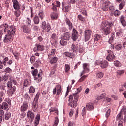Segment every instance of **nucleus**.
Instances as JSON below:
<instances>
[{"instance_id": "nucleus-1", "label": "nucleus", "mask_w": 126, "mask_h": 126, "mask_svg": "<svg viewBox=\"0 0 126 126\" xmlns=\"http://www.w3.org/2000/svg\"><path fill=\"white\" fill-rule=\"evenodd\" d=\"M113 24L110 22H103L101 25L100 30L104 35L108 36L112 32Z\"/></svg>"}, {"instance_id": "nucleus-2", "label": "nucleus", "mask_w": 126, "mask_h": 126, "mask_svg": "<svg viewBox=\"0 0 126 126\" xmlns=\"http://www.w3.org/2000/svg\"><path fill=\"white\" fill-rule=\"evenodd\" d=\"M14 34H15V27L13 25H11L8 28L7 34L5 35L3 40L4 43H9V42H10V40L12 39Z\"/></svg>"}, {"instance_id": "nucleus-3", "label": "nucleus", "mask_w": 126, "mask_h": 126, "mask_svg": "<svg viewBox=\"0 0 126 126\" xmlns=\"http://www.w3.org/2000/svg\"><path fill=\"white\" fill-rule=\"evenodd\" d=\"M79 97V96L77 94V93H74L70 95L69 97L68 106L71 107V108H76Z\"/></svg>"}, {"instance_id": "nucleus-4", "label": "nucleus", "mask_w": 126, "mask_h": 126, "mask_svg": "<svg viewBox=\"0 0 126 126\" xmlns=\"http://www.w3.org/2000/svg\"><path fill=\"white\" fill-rule=\"evenodd\" d=\"M83 70L81 73V74H80L81 78L79 80V82H82V81H83V80H84V79H85V78H86V77L88 76V75H83V74H85V73H88V72L90 71L89 69V64L86 63H85L83 64ZM82 75L83 76H82Z\"/></svg>"}, {"instance_id": "nucleus-5", "label": "nucleus", "mask_w": 126, "mask_h": 126, "mask_svg": "<svg viewBox=\"0 0 126 126\" xmlns=\"http://www.w3.org/2000/svg\"><path fill=\"white\" fill-rule=\"evenodd\" d=\"M99 64L102 68H106L108 67V61L106 60H103L99 62V61L96 60L95 62V65Z\"/></svg>"}, {"instance_id": "nucleus-6", "label": "nucleus", "mask_w": 126, "mask_h": 126, "mask_svg": "<svg viewBox=\"0 0 126 126\" xmlns=\"http://www.w3.org/2000/svg\"><path fill=\"white\" fill-rule=\"evenodd\" d=\"M91 34H92V31L91 30H86L84 31L85 42L89 41L91 37Z\"/></svg>"}, {"instance_id": "nucleus-7", "label": "nucleus", "mask_w": 126, "mask_h": 126, "mask_svg": "<svg viewBox=\"0 0 126 126\" xmlns=\"http://www.w3.org/2000/svg\"><path fill=\"white\" fill-rule=\"evenodd\" d=\"M42 28L46 32H50L51 30V25L49 23H46V21H43L42 23Z\"/></svg>"}, {"instance_id": "nucleus-8", "label": "nucleus", "mask_w": 126, "mask_h": 126, "mask_svg": "<svg viewBox=\"0 0 126 126\" xmlns=\"http://www.w3.org/2000/svg\"><path fill=\"white\" fill-rule=\"evenodd\" d=\"M107 53H108V55L106 57V60L109 61V62H112L115 60L116 56L114 54H113V52L111 50H108Z\"/></svg>"}, {"instance_id": "nucleus-9", "label": "nucleus", "mask_w": 126, "mask_h": 126, "mask_svg": "<svg viewBox=\"0 0 126 126\" xmlns=\"http://www.w3.org/2000/svg\"><path fill=\"white\" fill-rule=\"evenodd\" d=\"M124 113L125 116H126V106H123L120 112L117 115L116 117V120L119 121L120 119L122 118V113Z\"/></svg>"}, {"instance_id": "nucleus-10", "label": "nucleus", "mask_w": 126, "mask_h": 126, "mask_svg": "<svg viewBox=\"0 0 126 126\" xmlns=\"http://www.w3.org/2000/svg\"><path fill=\"white\" fill-rule=\"evenodd\" d=\"M71 38L73 41H76L78 39V32L75 29H73Z\"/></svg>"}, {"instance_id": "nucleus-11", "label": "nucleus", "mask_w": 126, "mask_h": 126, "mask_svg": "<svg viewBox=\"0 0 126 126\" xmlns=\"http://www.w3.org/2000/svg\"><path fill=\"white\" fill-rule=\"evenodd\" d=\"M43 74V71L42 70H40V72L38 73L37 76L34 77V79L39 83V82H41L42 80V75Z\"/></svg>"}, {"instance_id": "nucleus-12", "label": "nucleus", "mask_w": 126, "mask_h": 126, "mask_svg": "<svg viewBox=\"0 0 126 126\" xmlns=\"http://www.w3.org/2000/svg\"><path fill=\"white\" fill-rule=\"evenodd\" d=\"M28 118H30L32 122L34 121V118H35V114L32 111H28L27 114Z\"/></svg>"}, {"instance_id": "nucleus-13", "label": "nucleus", "mask_w": 126, "mask_h": 126, "mask_svg": "<svg viewBox=\"0 0 126 126\" xmlns=\"http://www.w3.org/2000/svg\"><path fill=\"white\" fill-rule=\"evenodd\" d=\"M28 109V103L27 102L24 101L23 105L21 106V112H25Z\"/></svg>"}, {"instance_id": "nucleus-14", "label": "nucleus", "mask_w": 126, "mask_h": 126, "mask_svg": "<svg viewBox=\"0 0 126 126\" xmlns=\"http://www.w3.org/2000/svg\"><path fill=\"white\" fill-rule=\"evenodd\" d=\"M71 35L69 32H66L63 34V35L62 37V39L64 40L65 41H69L70 39Z\"/></svg>"}, {"instance_id": "nucleus-15", "label": "nucleus", "mask_w": 126, "mask_h": 126, "mask_svg": "<svg viewBox=\"0 0 126 126\" xmlns=\"http://www.w3.org/2000/svg\"><path fill=\"white\" fill-rule=\"evenodd\" d=\"M12 2L13 4V7L16 10H18L20 9V6H19V3L17 0H12Z\"/></svg>"}, {"instance_id": "nucleus-16", "label": "nucleus", "mask_w": 126, "mask_h": 126, "mask_svg": "<svg viewBox=\"0 0 126 126\" xmlns=\"http://www.w3.org/2000/svg\"><path fill=\"white\" fill-rule=\"evenodd\" d=\"M58 40V35L57 34L53 33L50 36V42H53V43H56Z\"/></svg>"}, {"instance_id": "nucleus-17", "label": "nucleus", "mask_w": 126, "mask_h": 126, "mask_svg": "<svg viewBox=\"0 0 126 126\" xmlns=\"http://www.w3.org/2000/svg\"><path fill=\"white\" fill-rule=\"evenodd\" d=\"M22 29L23 30L24 33H26V34L30 32V29L26 25L22 26Z\"/></svg>"}, {"instance_id": "nucleus-18", "label": "nucleus", "mask_w": 126, "mask_h": 126, "mask_svg": "<svg viewBox=\"0 0 126 126\" xmlns=\"http://www.w3.org/2000/svg\"><path fill=\"white\" fill-rule=\"evenodd\" d=\"M65 57H68V58H71V59H73V58H75V54L71 52H65L64 53Z\"/></svg>"}, {"instance_id": "nucleus-19", "label": "nucleus", "mask_w": 126, "mask_h": 126, "mask_svg": "<svg viewBox=\"0 0 126 126\" xmlns=\"http://www.w3.org/2000/svg\"><path fill=\"white\" fill-rule=\"evenodd\" d=\"M65 22L67 25H68L69 30H71L72 29V27H73V26L72 25V23H71V22L70 21V20H69L68 18L66 19Z\"/></svg>"}, {"instance_id": "nucleus-20", "label": "nucleus", "mask_w": 126, "mask_h": 126, "mask_svg": "<svg viewBox=\"0 0 126 126\" xmlns=\"http://www.w3.org/2000/svg\"><path fill=\"white\" fill-rule=\"evenodd\" d=\"M40 119H41V115H40V114H37L35 117V126H38V125H39V123H40Z\"/></svg>"}, {"instance_id": "nucleus-21", "label": "nucleus", "mask_w": 126, "mask_h": 126, "mask_svg": "<svg viewBox=\"0 0 126 126\" xmlns=\"http://www.w3.org/2000/svg\"><path fill=\"white\" fill-rule=\"evenodd\" d=\"M50 59V63L51 64H54V63H56L58 62V57H51Z\"/></svg>"}, {"instance_id": "nucleus-22", "label": "nucleus", "mask_w": 126, "mask_h": 126, "mask_svg": "<svg viewBox=\"0 0 126 126\" xmlns=\"http://www.w3.org/2000/svg\"><path fill=\"white\" fill-rule=\"evenodd\" d=\"M36 47L37 49V51H40V52H42V51L45 50V46L42 44H36Z\"/></svg>"}, {"instance_id": "nucleus-23", "label": "nucleus", "mask_w": 126, "mask_h": 126, "mask_svg": "<svg viewBox=\"0 0 126 126\" xmlns=\"http://www.w3.org/2000/svg\"><path fill=\"white\" fill-rule=\"evenodd\" d=\"M120 22L124 27L126 26V20H125V17L123 15L121 16Z\"/></svg>"}, {"instance_id": "nucleus-24", "label": "nucleus", "mask_w": 126, "mask_h": 126, "mask_svg": "<svg viewBox=\"0 0 126 126\" xmlns=\"http://www.w3.org/2000/svg\"><path fill=\"white\" fill-rule=\"evenodd\" d=\"M86 108L88 111H92L93 109H94V107L93 106V104L92 103H88L86 105Z\"/></svg>"}, {"instance_id": "nucleus-25", "label": "nucleus", "mask_w": 126, "mask_h": 126, "mask_svg": "<svg viewBox=\"0 0 126 126\" xmlns=\"http://www.w3.org/2000/svg\"><path fill=\"white\" fill-rule=\"evenodd\" d=\"M33 22L34 24H39L40 23V19L38 15H36L33 18Z\"/></svg>"}, {"instance_id": "nucleus-26", "label": "nucleus", "mask_w": 126, "mask_h": 126, "mask_svg": "<svg viewBox=\"0 0 126 126\" xmlns=\"http://www.w3.org/2000/svg\"><path fill=\"white\" fill-rule=\"evenodd\" d=\"M57 50L55 49H53L51 50L50 53L48 55V59H51L53 56L55 55V54H56V52Z\"/></svg>"}, {"instance_id": "nucleus-27", "label": "nucleus", "mask_w": 126, "mask_h": 126, "mask_svg": "<svg viewBox=\"0 0 126 126\" xmlns=\"http://www.w3.org/2000/svg\"><path fill=\"white\" fill-rule=\"evenodd\" d=\"M57 89V95H61L62 94V87L60 85L56 86Z\"/></svg>"}, {"instance_id": "nucleus-28", "label": "nucleus", "mask_w": 126, "mask_h": 126, "mask_svg": "<svg viewBox=\"0 0 126 126\" xmlns=\"http://www.w3.org/2000/svg\"><path fill=\"white\" fill-rule=\"evenodd\" d=\"M15 91H16V87L13 86L11 87V89L9 90L8 92L9 94L12 95Z\"/></svg>"}, {"instance_id": "nucleus-29", "label": "nucleus", "mask_w": 126, "mask_h": 126, "mask_svg": "<svg viewBox=\"0 0 126 126\" xmlns=\"http://www.w3.org/2000/svg\"><path fill=\"white\" fill-rule=\"evenodd\" d=\"M60 44L61 46H66L67 45V41L62 38L60 41Z\"/></svg>"}, {"instance_id": "nucleus-30", "label": "nucleus", "mask_w": 126, "mask_h": 126, "mask_svg": "<svg viewBox=\"0 0 126 126\" xmlns=\"http://www.w3.org/2000/svg\"><path fill=\"white\" fill-rule=\"evenodd\" d=\"M49 112L50 113H53V112H55V113L56 114H57V115L59 114V111H58V109L57 108H55V107H51L49 109Z\"/></svg>"}, {"instance_id": "nucleus-31", "label": "nucleus", "mask_w": 126, "mask_h": 126, "mask_svg": "<svg viewBox=\"0 0 126 126\" xmlns=\"http://www.w3.org/2000/svg\"><path fill=\"white\" fill-rule=\"evenodd\" d=\"M10 118H11V113L9 112H6L5 115V119L6 121H8Z\"/></svg>"}, {"instance_id": "nucleus-32", "label": "nucleus", "mask_w": 126, "mask_h": 126, "mask_svg": "<svg viewBox=\"0 0 126 126\" xmlns=\"http://www.w3.org/2000/svg\"><path fill=\"white\" fill-rule=\"evenodd\" d=\"M77 46H75V45L73 43L71 46L70 51L71 52H76L77 51Z\"/></svg>"}, {"instance_id": "nucleus-33", "label": "nucleus", "mask_w": 126, "mask_h": 126, "mask_svg": "<svg viewBox=\"0 0 126 126\" xmlns=\"http://www.w3.org/2000/svg\"><path fill=\"white\" fill-rule=\"evenodd\" d=\"M51 19H57L58 18V13L52 12L51 14Z\"/></svg>"}, {"instance_id": "nucleus-34", "label": "nucleus", "mask_w": 126, "mask_h": 126, "mask_svg": "<svg viewBox=\"0 0 126 126\" xmlns=\"http://www.w3.org/2000/svg\"><path fill=\"white\" fill-rule=\"evenodd\" d=\"M9 79L10 81H11L12 83L13 82V83L15 85H16V84H17V82H16V81L15 80V79H14V78L11 76H9Z\"/></svg>"}, {"instance_id": "nucleus-35", "label": "nucleus", "mask_w": 126, "mask_h": 126, "mask_svg": "<svg viewBox=\"0 0 126 126\" xmlns=\"http://www.w3.org/2000/svg\"><path fill=\"white\" fill-rule=\"evenodd\" d=\"M32 110L33 112H37L38 111V104L37 103H33L32 104Z\"/></svg>"}, {"instance_id": "nucleus-36", "label": "nucleus", "mask_w": 126, "mask_h": 126, "mask_svg": "<svg viewBox=\"0 0 126 126\" xmlns=\"http://www.w3.org/2000/svg\"><path fill=\"white\" fill-rule=\"evenodd\" d=\"M32 74L34 76V77L37 76L39 74H38V69H35L32 71Z\"/></svg>"}, {"instance_id": "nucleus-37", "label": "nucleus", "mask_w": 126, "mask_h": 126, "mask_svg": "<svg viewBox=\"0 0 126 126\" xmlns=\"http://www.w3.org/2000/svg\"><path fill=\"white\" fill-rule=\"evenodd\" d=\"M1 108L2 110H6V109H8V104L6 102L3 103Z\"/></svg>"}, {"instance_id": "nucleus-38", "label": "nucleus", "mask_w": 126, "mask_h": 126, "mask_svg": "<svg viewBox=\"0 0 126 126\" xmlns=\"http://www.w3.org/2000/svg\"><path fill=\"white\" fill-rule=\"evenodd\" d=\"M115 35L114 32L111 33V36L109 38V41H108L109 44H111L113 42V40H114V39H115V35Z\"/></svg>"}, {"instance_id": "nucleus-39", "label": "nucleus", "mask_w": 126, "mask_h": 126, "mask_svg": "<svg viewBox=\"0 0 126 126\" xmlns=\"http://www.w3.org/2000/svg\"><path fill=\"white\" fill-rule=\"evenodd\" d=\"M38 15L39 17H40L41 19H43V18H44V16H45V14L44 13V11L42 10L40 11L38 13Z\"/></svg>"}, {"instance_id": "nucleus-40", "label": "nucleus", "mask_w": 126, "mask_h": 126, "mask_svg": "<svg viewBox=\"0 0 126 126\" xmlns=\"http://www.w3.org/2000/svg\"><path fill=\"white\" fill-rule=\"evenodd\" d=\"M35 88H34V87L33 86H31L30 88L29 89V92L30 93H35Z\"/></svg>"}, {"instance_id": "nucleus-41", "label": "nucleus", "mask_w": 126, "mask_h": 126, "mask_svg": "<svg viewBox=\"0 0 126 126\" xmlns=\"http://www.w3.org/2000/svg\"><path fill=\"white\" fill-rule=\"evenodd\" d=\"M114 64L115 66L117 67H120L121 66V63L119 62V61H115L114 62Z\"/></svg>"}, {"instance_id": "nucleus-42", "label": "nucleus", "mask_w": 126, "mask_h": 126, "mask_svg": "<svg viewBox=\"0 0 126 126\" xmlns=\"http://www.w3.org/2000/svg\"><path fill=\"white\" fill-rule=\"evenodd\" d=\"M9 77L8 76H7V75H5L4 76H3L2 77H1V80L2 81H7V79H8Z\"/></svg>"}, {"instance_id": "nucleus-43", "label": "nucleus", "mask_w": 126, "mask_h": 126, "mask_svg": "<svg viewBox=\"0 0 126 126\" xmlns=\"http://www.w3.org/2000/svg\"><path fill=\"white\" fill-rule=\"evenodd\" d=\"M30 61L32 63H34L35 61H36V57L35 56H32L30 59Z\"/></svg>"}, {"instance_id": "nucleus-44", "label": "nucleus", "mask_w": 126, "mask_h": 126, "mask_svg": "<svg viewBox=\"0 0 126 126\" xmlns=\"http://www.w3.org/2000/svg\"><path fill=\"white\" fill-rule=\"evenodd\" d=\"M104 76V73L102 72H98L96 74V77L98 78H102Z\"/></svg>"}, {"instance_id": "nucleus-45", "label": "nucleus", "mask_w": 126, "mask_h": 126, "mask_svg": "<svg viewBox=\"0 0 126 126\" xmlns=\"http://www.w3.org/2000/svg\"><path fill=\"white\" fill-rule=\"evenodd\" d=\"M65 72L67 73L69 70H70V66L68 64H65Z\"/></svg>"}, {"instance_id": "nucleus-46", "label": "nucleus", "mask_w": 126, "mask_h": 126, "mask_svg": "<svg viewBox=\"0 0 126 126\" xmlns=\"http://www.w3.org/2000/svg\"><path fill=\"white\" fill-rule=\"evenodd\" d=\"M12 54L14 56L15 59H16V60H18V58L19 57V53L18 52H14L13 51H12Z\"/></svg>"}, {"instance_id": "nucleus-47", "label": "nucleus", "mask_w": 126, "mask_h": 126, "mask_svg": "<svg viewBox=\"0 0 126 126\" xmlns=\"http://www.w3.org/2000/svg\"><path fill=\"white\" fill-rule=\"evenodd\" d=\"M20 13H21V12H20V10H19V9L17 10L16 11H15V12H14V14L16 17H19V16H20Z\"/></svg>"}, {"instance_id": "nucleus-48", "label": "nucleus", "mask_w": 126, "mask_h": 126, "mask_svg": "<svg viewBox=\"0 0 126 126\" xmlns=\"http://www.w3.org/2000/svg\"><path fill=\"white\" fill-rule=\"evenodd\" d=\"M101 36L99 34H95L94 35V41H99L101 39Z\"/></svg>"}, {"instance_id": "nucleus-49", "label": "nucleus", "mask_w": 126, "mask_h": 126, "mask_svg": "<svg viewBox=\"0 0 126 126\" xmlns=\"http://www.w3.org/2000/svg\"><path fill=\"white\" fill-rule=\"evenodd\" d=\"M70 7H71V5H70V4H69L67 6H66L65 7V12H68V11H69V10L70 9Z\"/></svg>"}, {"instance_id": "nucleus-50", "label": "nucleus", "mask_w": 126, "mask_h": 126, "mask_svg": "<svg viewBox=\"0 0 126 126\" xmlns=\"http://www.w3.org/2000/svg\"><path fill=\"white\" fill-rule=\"evenodd\" d=\"M24 97H25V99H28V98H29V99H32V97H33V94H31L30 97H29L28 94L27 93H26V94H25Z\"/></svg>"}, {"instance_id": "nucleus-51", "label": "nucleus", "mask_w": 126, "mask_h": 126, "mask_svg": "<svg viewBox=\"0 0 126 126\" xmlns=\"http://www.w3.org/2000/svg\"><path fill=\"white\" fill-rule=\"evenodd\" d=\"M107 111L105 114L106 118H108L111 114V109H108V108H106Z\"/></svg>"}, {"instance_id": "nucleus-52", "label": "nucleus", "mask_w": 126, "mask_h": 126, "mask_svg": "<svg viewBox=\"0 0 126 126\" xmlns=\"http://www.w3.org/2000/svg\"><path fill=\"white\" fill-rule=\"evenodd\" d=\"M78 18L79 19V20H80V21H84L85 20V18L84 17H83V16H82V15H78Z\"/></svg>"}, {"instance_id": "nucleus-53", "label": "nucleus", "mask_w": 126, "mask_h": 126, "mask_svg": "<svg viewBox=\"0 0 126 126\" xmlns=\"http://www.w3.org/2000/svg\"><path fill=\"white\" fill-rule=\"evenodd\" d=\"M11 87H12V82L9 81L7 82V88L8 89Z\"/></svg>"}, {"instance_id": "nucleus-54", "label": "nucleus", "mask_w": 126, "mask_h": 126, "mask_svg": "<svg viewBox=\"0 0 126 126\" xmlns=\"http://www.w3.org/2000/svg\"><path fill=\"white\" fill-rule=\"evenodd\" d=\"M122 45L121 44H118L115 46V49L116 50H117V51H120V50H122Z\"/></svg>"}, {"instance_id": "nucleus-55", "label": "nucleus", "mask_w": 126, "mask_h": 126, "mask_svg": "<svg viewBox=\"0 0 126 126\" xmlns=\"http://www.w3.org/2000/svg\"><path fill=\"white\" fill-rule=\"evenodd\" d=\"M58 124H59V118H58V117H56L55 121L53 126H57Z\"/></svg>"}, {"instance_id": "nucleus-56", "label": "nucleus", "mask_w": 126, "mask_h": 126, "mask_svg": "<svg viewBox=\"0 0 126 126\" xmlns=\"http://www.w3.org/2000/svg\"><path fill=\"white\" fill-rule=\"evenodd\" d=\"M125 6V2H122L119 4V9L120 10L123 9Z\"/></svg>"}, {"instance_id": "nucleus-57", "label": "nucleus", "mask_w": 126, "mask_h": 126, "mask_svg": "<svg viewBox=\"0 0 126 126\" xmlns=\"http://www.w3.org/2000/svg\"><path fill=\"white\" fill-rule=\"evenodd\" d=\"M125 73V71L123 70H119L117 71V73L118 75H122L123 73Z\"/></svg>"}, {"instance_id": "nucleus-58", "label": "nucleus", "mask_w": 126, "mask_h": 126, "mask_svg": "<svg viewBox=\"0 0 126 126\" xmlns=\"http://www.w3.org/2000/svg\"><path fill=\"white\" fill-rule=\"evenodd\" d=\"M3 26L4 28V32L5 33L7 30V28H8V25L7 24H3Z\"/></svg>"}, {"instance_id": "nucleus-59", "label": "nucleus", "mask_w": 126, "mask_h": 126, "mask_svg": "<svg viewBox=\"0 0 126 126\" xmlns=\"http://www.w3.org/2000/svg\"><path fill=\"white\" fill-rule=\"evenodd\" d=\"M104 97H105V94H101L99 96L97 97V100H102V99H103V98Z\"/></svg>"}, {"instance_id": "nucleus-60", "label": "nucleus", "mask_w": 126, "mask_h": 126, "mask_svg": "<svg viewBox=\"0 0 126 126\" xmlns=\"http://www.w3.org/2000/svg\"><path fill=\"white\" fill-rule=\"evenodd\" d=\"M26 23H27L29 26H30L31 25V20H30V18H27Z\"/></svg>"}, {"instance_id": "nucleus-61", "label": "nucleus", "mask_w": 126, "mask_h": 126, "mask_svg": "<svg viewBox=\"0 0 126 126\" xmlns=\"http://www.w3.org/2000/svg\"><path fill=\"white\" fill-rule=\"evenodd\" d=\"M114 13L115 16H119V15L121 14V12H120L118 10H116Z\"/></svg>"}, {"instance_id": "nucleus-62", "label": "nucleus", "mask_w": 126, "mask_h": 126, "mask_svg": "<svg viewBox=\"0 0 126 126\" xmlns=\"http://www.w3.org/2000/svg\"><path fill=\"white\" fill-rule=\"evenodd\" d=\"M116 35L118 37H121V36H123V32H122V31H119L116 33Z\"/></svg>"}, {"instance_id": "nucleus-63", "label": "nucleus", "mask_w": 126, "mask_h": 126, "mask_svg": "<svg viewBox=\"0 0 126 126\" xmlns=\"http://www.w3.org/2000/svg\"><path fill=\"white\" fill-rule=\"evenodd\" d=\"M109 9L110 10H111V13H114L115 11V7H114L113 6H110L109 7Z\"/></svg>"}, {"instance_id": "nucleus-64", "label": "nucleus", "mask_w": 126, "mask_h": 126, "mask_svg": "<svg viewBox=\"0 0 126 126\" xmlns=\"http://www.w3.org/2000/svg\"><path fill=\"white\" fill-rule=\"evenodd\" d=\"M29 85V83L28 82V80H25L24 81V85L26 87H27V86H28V85Z\"/></svg>"}]
</instances>
